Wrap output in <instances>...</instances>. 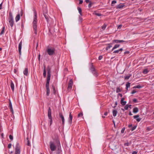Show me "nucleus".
<instances>
[{
  "label": "nucleus",
  "instance_id": "20",
  "mask_svg": "<svg viewBox=\"0 0 154 154\" xmlns=\"http://www.w3.org/2000/svg\"><path fill=\"white\" fill-rule=\"evenodd\" d=\"M20 14L19 13L16 16V17H15V20H16V22H17L20 19Z\"/></svg>",
  "mask_w": 154,
  "mask_h": 154
},
{
  "label": "nucleus",
  "instance_id": "53",
  "mask_svg": "<svg viewBox=\"0 0 154 154\" xmlns=\"http://www.w3.org/2000/svg\"><path fill=\"white\" fill-rule=\"evenodd\" d=\"M136 92H137L136 91H135V90H133L131 92V93L132 94H133L135 93H136Z\"/></svg>",
  "mask_w": 154,
  "mask_h": 154
},
{
  "label": "nucleus",
  "instance_id": "15",
  "mask_svg": "<svg viewBox=\"0 0 154 154\" xmlns=\"http://www.w3.org/2000/svg\"><path fill=\"white\" fill-rule=\"evenodd\" d=\"M9 107L10 109V110L12 113H13V110L12 107V105L10 99L9 100Z\"/></svg>",
  "mask_w": 154,
  "mask_h": 154
},
{
  "label": "nucleus",
  "instance_id": "16",
  "mask_svg": "<svg viewBox=\"0 0 154 154\" xmlns=\"http://www.w3.org/2000/svg\"><path fill=\"white\" fill-rule=\"evenodd\" d=\"M72 118L73 116L71 114V112H70L69 119V122L70 124H71L72 123Z\"/></svg>",
  "mask_w": 154,
  "mask_h": 154
},
{
  "label": "nucleus",
  "instance_id": "28",
  "mask_svg": "<svg viewBox=\"0 0 154 154\" xmlns=\"http://www.w3.org/2000/svg\"><path fill=\"white\" fill-rule=\"evenodd\" d=\"M52 87L53 89V94H56V91L55 90V87L54 85H52Z\"/></svg>",
  "mask_w": 154,
  "mask_h": 154
},
{
  "label": "nucleus",
  "instance_id": "5",
  "mask_svg": "<svg viewBox=\"0 0 154 154\" xmlns=\"http://www.w3.org/2000/svg\"><path fill=\"white\" fill-rule=\"evenodd\" d=\"M112 42L107 44L108 46L106 48V50H108L110 48L112 47V44L115 43H121L122 42H125V43H127L128 42L127 41H124L123 40H118L117 39L114 40L112 41Z\"/></svg>",
  "mask_w": 154,
  "mask_h": 154
},
{
  "label": "nucleus",
  "instance_id": "6",
  "mask_svg": "<svg viewBox=\"0 0 154 154\" xmlns=\"http://www.w3.org/2000/svg\"><path fill=\"white\" fill-rule=\"evenodd\" d=\"M46 51L50 56L55 54V49L54 47H48Z\"/></svg>",
  "mask_w": 154,
  "mask_h": 154
},
{
  "label": "nucleus",
  "instance_id": "49",
  "mask_svg": "<svg viewBox=\"0 0 154 154\" xmlns=\"http://www.w3.org/2000/svg\"><path fill=\"white\" fill-rule=\"evenodd\" d=\"M11 143H9L8 144V148L10 149L11 147Z\"/></svg>",
  "mask_w": 154,
  "mask_h": 154
},
{
  "label": "nucleus",
  "instance_id": "61",
  "mask_svg": "<svg viewBox=\"0 0 154 154\" xmlns=\"http://www.w3.org/2000/svg\"><path fill=\"white\" fill-rule=\"evenodd\" d=\"M107 114H108V112H106L104 113V115L106 116L107 115Z\"/></svg>",
  "mask_w": 154,
  "mask_h": 154
},
{
  "label": "nucleus",
  "instance_id": "58",
  "mask_svg": "<svg viewBox=\"0 0 154 154\" xmlns=\"http://www.w3.org/2000/svg\"><path fill=\"white\" fill-rule=\"evenodd\" d=\"M130 53L129 51H126L124 52L125 54H128Z\"/></svg>",
  "mask_w": 154,
  "mask_h": 154
},
{
  "label": "nucleus",
  "instance_id": "9",
  "mask_svg": "<svg viewBox=\"0 0 154 154\" xmlns=\"http://www.w3.org/2000/svg\"><path fill=\"white\" fill-rule=\"evenodd\" d=\"M20 146L18 143L17 142L15 146L14 154H20Z\"/></svg>",
  "mask_w": 154,
  "mask_h": 154
},
{
  "label": "nucleus",
  "instance_id": "22",
  "mask_svg": "<svg viewBox=\"0 0 154 154\" xmlns=\"http://www.w3.org/2000/svg\"><path fill=\"white\" fill-rule=\"evenodd\" d=\"M61 147L59 146L57 151V154H61Z\"/></svg>",
  "mask_w": 154,
  "mask_h": 154
},
{
  "label": "nucleus",
  "instance_id": "29",
  "mask_svg": "<svg viewBox=\"0 0 154 154\" xmlns=\"http://www.w3.org/2000/svg\"><path fill=\"white\" fill-rule=\"evenodd\" d=\"M138 108L137 107H135L133 109V112L134 113H136L137 112H138Z\"/></svg>",
  "mask_w": 154,
  "mask_h": 154
},
{
  "label": "nucleus",
  "instance_id": "1",
  "mask_svg": "<svg viewBox=\"0 0 154 154\" xmlns=\"http://www.w3.org/2000/svg\"><path fill=\"white\" fill-rule=\"evenodd\" d=\"M47 77L45 87L47 90L46 95L47 96H49L50 93V91L49 87V84L51 77V69L49 66H48L47 68Z\"/></svg>",
  "mask_w": 154,
  "mask_h": 154
},
{
  "label": "nucleus",
  "instance_id": "13",
  "mask_svg": "<svg viewBox=\"0 0 154 154\" xmlns=\"http://www.w3.org/2000/svg\"><path fill=\"white\" fill-rule=\"evenodd\" d=\"M89 69L91 71V72L94 71V70H96V69H95V68L93 65L92 63L90 65L89 67Z\"/></svg>",
  "mask_w": 154,
  "mask_h": 154
},
{
  "label": "nucleus",
  "instance_id": "11",
  "mask_svg": "<svg viewBox=\"0 0 154 154\" xmlns=\"http://www.w3.org/2000/svg\"><path fill=\"white\" fill-rule=\"evenodd\" d=\"M59 116L60 117L61 119L63 125H64V118L63 116V115L62 113L61 112H60L59 113Z\"/></svg>",
  "mask_w": 154,
  "mask_h": 154
},
{
  "label": "nucleus",
  "instance_id": "45",
  "mask_svg": "<svg viewBox=\"0 0 154 154\" xmlns=\"http://www.w3.org/2000/svg\"><path fill=\"white\" fill-rule=\"evenodd\" d=\"M116 3V1L115 0H113V1H112V6L113 5V4H115Z\"/></svg>",
  "mask_w": 154,
  "mask_h": 154
},
{
  "label": "nucleus",
  "instance_id": "56",
  "mask_svg": "<svg viewBox=\"0 0 154 154\" xmlns=\"http://www.w3.org/2000/svg\"><path fill=\"white\" fill-rule=\"evenodd\" d=\"M137 152L134 151L132 152V154H137Z\"/></svg>",
  "mask_w": 154,
  "mask_h": 154
},
{
  "label": "nucleus",
  "instance_id": "62",
  "mask_svg": "<svg viewBox=\"0 0 154 154\" xmlns=\"http://www.w3.org/2000/svg\"><path fill=\"white\" fill-rule=\"evenodd\" d=\"M40 54H39L38 55V60L39 61L40 60Z\"/></svg>",
  "mask_w": 154,
  "mask_h": 154
},
{
  "label": "nucleus",
  "instance_id": "8",
  "mask_svg": "<svg viewBox=\"0 0 154 154\" xmlns=\"http://www.w3.org/2000/svg\"><path fill=\"white\" fill-rule=\"evenodd\" d=\"M48 117L50 119L49 123L50 125L51 126L52 123V119L51 116V108L49 107L48 111Z\"/></svg>",
  "mask_w": 154,
  "mask_h": 154
},
{
  "label": "nucleus",
  "instance_id": "38",
  "mask_svg": "<svg viewBox=\"0 0 154 154\" xmlns=\"http://www.w3.org/2000/svg\"><path fill=\"white\" fill-rule=\"evenodd\" d=\"M107 26V25L104 23L103 25L101 27L102 29L104 30Z\"/></svg>",
  "mask_w": 154,
  "mask_h": 154
},
{
  "label": "nucleus",
  "instance_id": "34",
  "mask_svg": "<svg viewBox=\"0 0 154 154\" xmlns=\"http://www.w3.org/2000/svg\"><path fill=\"white\" fill-rule=\"evenodd\" d=\"M77 9H78V10L79 11V13L80 15H81V16H82V9L81 8L79 7H78V8H77Z\"/></svg>",
  "mask_w": 154,
  "mask_h": 154
},
{
  "label": "nucleus",
  "instance_id": "17",
  "mask_svg": "<svg viewBox=\"0 0 154 154\" xmlns=\"http://www.w3.org/2000/svg\"><path fill=\"white\" fill-rule=\"evenodd\" d=\"M91 72L93 74L94 76L96 77L98 76V73L96 70H95L94 71H92Z\"/></svg>",
  "mask_w": 154,
  "mask_h": 154
},
{
  "label": "nucleus",
  "instance_id": "44",
  "mask_svg": "<svg viewBox=\"0 0 154 154\" xmlns=\"http://www.w3.org/2000/svg\"><path fill=\"white\" fill-rule=\"evenodd\" d=\"M125 129V127H124L123 128L121 131V133H124Z\"/></svg>",
  "mask_w": 154,
  "mask_h": 154
},
{
  "label": "nucleus",
  "instance_id": "54",
  "mask_svg": "<svg viewBox=\"0 0 154 154\" xmlns=\"http://www.w3.org/2000/svg\"><path fill=\"white\" fill-rule=\"evenodd\" d=\"M2 3H3V2H2L1 4H0V10H1L2 9Z\"/></svg>",
  "mask_w": 154,
  "mask_h": 154
},
{
  "label": "nucleus",
  "instance_id": "64",
  "mask_svg": "<svg viewBox=\"0 0 154 154\" xmlns=\"http://www.w3.org/2000/svg\"><path fill=\"white\" fill-rule=\"evenodd\" d=\"M128 108H130L131 109V105H128Z\"/></svg>",
  "mask_w": 154,
  "mask_h": 154
},
{
  "label": "nucleus",
  "instance_id": "3",
  "mask_svg": "<svg viewBox=\"0 0 154 154\" xmlns=\"http://www.w3.org/2000/svg\"><path fill=\"white\" fill-rule=\"evenodd\" d=\"M109 147L112 150V153L114 154H120V148L118 146L115 145L114 143H110Z\"/></svg>",
  "mask_w": 154,
  "mask_h": 154
},
{
  "label": "nucleus",
  "instance_id": "39",
  "mask_svg": "<svg viewBox=\"0 0 154 154\" xmlns=\"http://www.w3.org/2000/svg\"><path fill=\"white\" fill-rule=\"evenodd\" d=\"M121 91V90L120 89L119 87H117L116 89V92L117 93H119Z\"/></svg>",
  "mask_w": 154,
  "mask_h": 154
},
{
  "label": "nucleus",
  "instance_id": "41",
  "mask_svg": "<svg viewBox=\"0 0 154 154\" xmlns=\"http://www.w3.org/2000/svg\"><path fill=\"white\" fill-rule=\"evenodd\" d=\"M94 4V3L90 2V3H89L88 5V7L89 8H90L91 6L92 5Z\"/></svg>",
  "mask_w": 154,
  "mask_h": 154
},
{
  "label": "nucleus",
  "instance_id": "57",
  "mask_svg": "<svg viewBox=\"0 0 154 154\" xmlns=\"http://www.w3.org/2000/svg\"><path fill=\"white\" fill-rule=\"evenodd\" d=\"M79 4H81L83 3V0H79Z\"/></svg>",
  "mask_w": 154,
  "mask_h": 154
},
{
  "label": "nucleus",
  "instance_id": "32",
  "mask_svg": "<svg viewBox=\"0 0 154 154\" xmlns=\"http://www.w3.org/2000/svg\"><path fill=\"white\" fill-rule=\"evenodd\" d=\"M130 83L129 82H127L126 85V88L127 90L128 89V88L130 87Z\"/></svg>",
  "mask_w": 154,
  "mask_h": 154
},
{
  "label": "nucleus",
  "instance_id": "43",
  "mask_svg": "<svg viewBox=\"0 0 154 154\" xmlns=\"http://www.w3.org/2000/svg\"><path fill=\"white\" fill-rule=\"evenodd\" d=\"M128 105H126L125 106L124 109L125 110H127L128 109Z\"/></svg>",
  "mask_w": 154,
  "mask_h": 154
},
{
  "label": "nucleus",
  "instance_id": "19",
  "mask_svg": "<svg viewBox=\"0 0 154 154\" xmlns=\"http://www.w3.org/2000/svg\"><path fill=\"white\" fill-rule=\"evenodd\" d=\"M48 13V10L46 7L43 8V14H47Z\"/></svg>",
  "mask_w": 154,
  "mask_h": 154
},
{
  "label": "nucleus",
  "instance_id": "63",
  "mask_svg": "<svg viewBox=\"0 0 154 154\" xmlns=\"http://www.w3.org/2000/svg\"><path fill=\"white\" fill-rule=\"evenodd\" d=\"M119 50V51L121 52H122L123 50V49L122 48H121Z\"/></svg>",
  "mask_w": 154,
  "mask_h": 154
},
{
  "label": "nucleus",
  "instance_id": "51",
  "mask_svg": "<svg viewBox=\"0 0 154 154\" xmlns=\"http://www.w3.org/2000/svg\"><path fill=\"white\" fill-rule=\"evenodd\" d=\"M103 58V56H100L99 57L98 60H101Z\"/></svg>",
  "mask_w": 154,
  "mask_h": 154
},
{
  "label": "nucleus",
  "instance_id": "37",
  "mask_svg": "<svg viewBox=\"0 0 154 154\" xmlns=\"http://www.w3.org/2000/svg\"><path fill=\"white\" fill-rule=\"evenodd\" d=\"M5 29V26H4L2 28V31L0 33V35L3 34L4 33Z\"/></svg>",
  "mask_w": 154,
  "mask_h": 154
},
{
  "label": "nucleus",
  "instance_id": "59",
  "mask_svg": "<svg viewBox=\"0 0 154 154\" xmlns=\"http://www.w3.org/2000/svg\"><path fill=\"white\" fill-rule=\"evenodd\" d=\"M85 2L87 3H88V2L90 3V2H91V1H90V0H85Z\"/></svg>",
  "mask_w": 154,
  "mask_h": 154
},
{
  "label": "nucleus",
  "instance_id": "23",
  "mask_svg": "<svg viewBox=\"0 0 154 154\" xmlns=\"http://www.w3.org/2000/svg\"><path fill=\"white\" fill-rule=\"evenodd\" d=\"M23 74H24L26 75L27 76L28 74V68H25V70L23 71Z\"/></svg>",
  "mask_w": 154,
  "mask_h": 154
},
{
  "label": "nucleus",
  "instance_id": "31",
  "mask_svg": "<svg viewBox=\"0 0 154 154\" xmlns=\"http://www.w3.org/2000/svg\"><path fill=\"white\" fill-rule=\"evenodd\" d=\"M26 145L27 146H30V142H29V137H27L26 138Z\"/></svg>",
  "mask_w": 154,
  "mask_h": 154
},
{
  "label": "nucleus",
  "instance_id": "46",
  "mask_svg": "<svg viewBox=\"0 0 154 154\" xmlns=\"http://www.w3.org/2000/svg\"><path fill=\"white\" fill-rule=\"evenodd\" d=\"M119 52V50H116L113 52V53H118Z\"/></svg>",
  "mask_w": 154,
  "mask_h": 154
},
{
  "label": "nucleus",
  "instance_id": "26",
  "mask_svg": "<svg viewBox=\"0 0 154 154\" xmlns=\"http://www.w3.org/2000/svg\"><path fill=\"white\" fill-rule=\"evenodd\" d=\"M43 15H44L46 21H47L48 22L49 19V17H48V14H43Z\"/></svg>",
  "mask_w": 154,
  "mask_h": 154
},
{
  "label": "nucleus",
  "instance_id": "10",
  "mask_svg": "<svg viewBox=\"0 0 154 154\" xmlns=\"http://www.w3.org/2000/svg\"><path fill=\"white\" fill-rule=\"evenodd\" d=\"M73 84V82L72 79H70L69 82L67 90H71L72 89Z\"/></svg>",
  "mask_w": 154,
  "mask_h": 154
},
{
  "label": "nucleus",
  "instance_id": "55",
  "mask_svg": "<svg viewBox=\"0 0 154 154\" xmlns=\"http://www.w3.org/2000/svg\"><path fill=\"white\" fill-rule=\"evenodd\" d=\"M122 27V25H119L118 27V29H120Z\"/></svg>",
  "mask_w": 154,
  "mask_h": 154
},
{
  "label": "nucleus",
  "instance_id": "36",
  "mask_svg": "<svg viewBox=\"0 0 154 154\" xmlns=\"http://www.w3.org/2000/svg\"><path fill=\"white\" fill-rule=\"evenodd\" d=\"M131 75H127L125 77V79L128 80V79L131 76Z\"/></svg>",
  "mask_w": 154,
  "mask_h": 154
},
{
  "label": "nucleus",
  "instance_id": "48",
  "mask_svg": "<svg viewBox=\"0 0 154 154\" xmlns=\"http://www.w3.org/2000/svg\"><path fill=\"white\" fill-rule=\"evenodd\" d=\"M9 138L11 140H13V137L11 135H10L9 136Z\"/></svg>",
  "mask_w": 154,
  "mask_h": 154
},
{
  "label": "nucleus",
  "instance_id": "7",
  "mask_svg": "<svg viewBox=\"0 0 154 154\" xmlns=\"http://www.w3.org/2000/svg\"><path fill=\"white\" fill-rule=\"evenodd\" d=\"M9 24L11 27H12L14 23L12 13L10 12L9 13V18L8 19Z\"/></svg>",
  "mask_w": 154,
  "mask_h": 154
},
{
  "label": "nucleus",
  "instance_id": "21",
  "mask_svg": "<svg viewBox=\"0 0 154 154\" xmlns=\"http://www.w3.org/2000/svg\"><path fill=\"white\" fill-rule=\"evenodd\" d=\"M11 87L12 91H14V85L13 82L11 80Z\"/></svg>",
  "mask_w": 154,
  "mask_h": 154
},
{
  "label": "nucleus",
  "instance_id": "47",
  "mask_svg": "<svg viewBox=\"0 0 154 154\" xmlns=\"http://www.w3.org/2000/svg\"><path fill=\"white\" fill-rule=\"evenodd\" d=\"M129 143L128 142H127L124 143V146H129Z\"/></svg>",
  "mask_w": 154,
  "mask_h": 154
},
{
  "label": "nucleus",
  "instance_id": "4",
  "mask_svg": "<svg viewBox=\"0 0 154 154\" xmlns=\"http://www.w3.org/2000/svg\"><path fill=\"white\" fill-rule=\"evenodd\" d=\"M34 17L33 22V27L34 33L36 35L37 33V14L35 11H34Z\"/></svg>",
  "mask_w": 154,
  "mask_h": 154
},
{
  "label": "nucleus",
  "instance_id": "18",
  "mask_svg": "<svg viewBox=\"0 0 154 154\" xmlns=\"http://www.w3.org/2000/svg\"><path fill=\"white\" fill-rule=\"evenodd\" d=\"M139 117V115H137L134 116H133L134 118V119H136V120L138 122H139L141 120V119L140 118H138Z\"/></svg>",
  "mask_w": 154,
  "mask_h": 154
},
{
  "label": "nucleus",
  "instance_id": "35",
  "mask_svg": "<svg viewBox=\"0 0 154 154\" xmlns=\"http://www.w3.org/2000/svg\"><path fill=\"white\" fill-rule=\"evenodd\" d=\"M149 71H148L147 69H145L143 71V73L145 74H147L148 72H149Z\"/></svg>",
  "mask_w": 154,
  "mask_h": 154
},
{
  "label": "nucleus",
  "instance_id": "33",
  "mask_svg": "<svg viewBox=\"0 0 154 154\" xmlns=\"http://www.w3.org/2000/svg\"><path fill=\"white\" fill-rule=\"evenodd\" d=\"M142 86H141L140 85H137L133 87L134 88H142Z\"/></svg>",
  "mask_w": 154,
  "mask_h": 154
},
{
  "label": "nucleus",
  "instance_id": "14",
  "mask_svg": "<svg viewBox=\"0 0 154 154\" xmlns=\"http://www.w3.org/2000/svg\"><path fill=\"white\" fill-rule=\"evenodd\" d=\"M125 99V98L123 97L121 98L120 101V103L122 106H125L126 103V101H124Z\"/></svg>",
  "mask_w": 154,
  "mask_h": 154
},
{
  "label": "nucleus",
  "instance_id": "40",
  "mask_svg": "<svg viewBox=\"0 0 154 154\" xmlns=\"http://www.w3.org/2000/svg\"><path fill=\"white\" fill-rule=\"evenodd\" d=\"M83 116V114L82 112H81L79 113L78 115V117L79 118L81 117L82 116Z\"/></svg>",
  "mask_w": 154,
  "mask_h": 154
},
{
  "label": "nucleus",
  "instance_id": "12",
  "mask_svg": "<svg viewBox=\"0 0 154 154\" xmlns=\"http://www.w3.org/2000/svg\"><path fill=\"white\" fill-rule=\"evenodd\" d=\"M22 42L21 41L19 43L18 45V51L20 55L21 54V49L22 48Z\"/></svg>",
  "mask_w": 154,
  "mask_h": 154
},
{
  "label": "nucleus",
  "instance_id": "52",
  "mask_svg": "<svg viewBox=\"0 0 154 154\" xmlns=\"http://www.w3.org/2000/svg\"><path fill=\"white\" fill-rule=\"evenodd\" d=\"M133 101L135 103L137 102V99L136 98H134L133 99Z\"/></svg>",
  "mask_w": 154,
  "mask_h": 154
},
{
  "label": "nucleus",
  "instance_id": "25",
  "mask_svg": "<svg viewBox=\"0 0 154 154\" xmlns=\"http://www.w3.org/2000/svg\"><path fill=\"white\" fill-rule=\"evenodd\" d=\"M46 75V71L45 69V66H44V69H43V75L44 78L45 77Z\"/></svg>",
  "mask_w": 154,
  "mask_h": 154
},
{
  "label": "nucleus",
  "instance_id": "30",
  "mask_svg": "<svg viewBox=\"0 0 154 154\" xmlns=\"http://www.w3.org/2000/svg\"><path fill=\"white\" fill-rule=\"evenodd\" d=\"M124 6V5L123 4H119V5H118L117 6L116 8H122Z\"/></svg>",
  "mask_w": 154,
  "mask_h": 154
},
{
  "label": "nucleus",
  "instance_id": "60",
  "mask_svg": "<svg viewBox=\"0 0 154 154\" xmlns=\"http://www.w3.org/2000/svg\"><path fill=\"white\" fill-rule=\"evenodd\" d=\"M132 124L129 125H128V127L129 128H131V127H132Z\"/></svg>",
  "mask_w": 154,
  "mask_h": 154
},
{
  "label": "nucleus",
  "instance_id": "42",
  "mask_svg": "<svg viewBox=\"0 0 154 154\" xmlns=\"http://www.w3.org/2000/svg\"><path fill=\"white\" fill-rule=\"evenodd\" d=\"M137 127V126L136 125V126H134L131 129V131H133Z\"/></svg>",
  "mask_w": 154,
  "mask_h": 154
},
{
  "label": "nucleus",
  "instance_id": "50",
  "mask_svg": "<svg viewBox=\"0 0 154 154\" xmlns=\"http://www.w3.org/2000/svg\"><path fill=\"white\" fill-rule=\"evenodd\" d=\"M95 14L96 15L98 16H101V14H100V13H96Z\"/></svg>",
  "mask_w": 154,
  "mask_h": 154
},
{
  "label": "nucleus",
  "instance_id": "24",
  "mask_svg": "<svg viewBox=\"0 0 154 154\" xmlns=\"http://www.w3.org/2000/svg\"><path fill=\"white\" fill-rule=\"evenodd\" d=\"M120 46L119 44H116L115 45L114 47L112 49L111 51H113L115 49H116L117 48H118Z\"/></svg>",
  "mask_w": 154,
  "mask_h": 154
},
{
  "label": "nucleus",
  "instance_id": "2",
  "mask_svg": "<svg viewBox=\"0 0 154 154\" xmlns=\"http://www.w3.org/2000/svg\"><path fill=\"white\" fill-rule=\"evenodd\" d=\"M50 143V148L51 151H54L56 148V145L58 147L59 146H60V144L59 140L57 139L55 141H50L49 143Z\"/></svg>",
  "mask_w": 154,
  "mask_h": 154
},
{
  "label": "nucleus",
  "instance_id": "27",
  "mask_svg": "<svg viewBox=\"0 0 154 154\" xmlns=\"http://www.w3.org/2000/svg\"><path fill=\"white\" fill-rule=\"evenodd\" d=\"M117 110H113L112 111V114L113 116L114 117H115L116 116L117 114Z\"/></svg>",
  "mask_w": 154,
  "mask_h": 154
}]
</instances>
